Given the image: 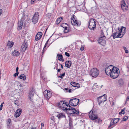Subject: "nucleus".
<instances>
[{"mask_svg": "<svg viewBox=\"0 0 129 129\" xmlns=\"http://www.w3.org/2000/svg\"><path fill=\"white\" fill-rule=\"evenodd\" d=\"M105 72L108 76H110L113 79L117 78L119 74V69L116 67L113 66L111 65L109 66L106 65Z\"/></svg>", "mask_w": 129, "mask_h": 129, "instance_id": "nucleus-1", "label": "nucleus"}, {"mask_svg": "<svg viewBox=\"0 0 129 129\" xmlns=\"http://www.w3.org/2000/svg\"><path fill=\"white\" fill-rule=\"evenodd\" d=\"M71 84L74 87H76V85L77 84H79L78 83L74 82H71Z\"/></svg>", "mask_w": 129, "mask_h": 129, "instance_id": "nucleus-33", "label": "nucleus"}, {"mask_svg": "<svg viewBox=\"0 0 129 129\" xmlns=\"http://www.w3.org/2000/svg\"><path fill=\"white\" fill-rule=\"evenodd\" d=\"M64 108L63 107V110L66 112H68V113L71 116H78L79 114V112L78 110L75 109V108L72 107L68 104V105H65Z\"/></svg>", "mask_w": 129, "mask_h": 129, "instance_id": "nucleus-2", "label": "nucleus"}, {"mask_svg": "<svg viewBox=\"0 0 129 129\" xmlns=\"http://www.w3.org/2000/svg\"><path fill=\"white\" fill-rule=\"evenodd\" d=\"M98 102L99 105L102 103H104L106 101L107 99L104 96H101L97 98Z\"/></svg>", "mask_w": 129, "mask_h": 129, "instance_id": "nucleus-9", "label": "nucleus"}, {"mask_svg": "<svg viewBox=\"0 0 129 129\" xmlns=\"http://www.w3.org/2000/svg\"><path fill=\"white\" fill-rule=\"evenodd\" d=\"M38 1H41L42 0H37Z\"/></svg>", "mask_w": 129, "mask_h": 129, "instance_id": "nucleus-64", "label": "nucleus"}, {"mask_svg": "<svg viewBox=\"0 0 129 129\" xmlns=\"http://www.w3.org/2000/svg\"><path fill=\"white\" fill-rule=\"evenodd\" d=\"M49 39L46 42H47V43H48V42L49 41Z\"/></svg>", "mask_w": 129, "mask_h": 129, "instance_id": "nucleus-59", "label": "nucleus"}, {"mask_svg": "<svg viewBox=\"0 0 129 129\" xmlns=\"http://www.w3.org/2000/svg\"><path fill=\"white\" fill-rule=\"evenodd\" d=\"M67 25V24L66 23H63L61 25V26L63 27H65L66 26H65V25Z\"/></svg>", "mask_w": 129, "mask_h": 129, "instance_id": "nucleus-38", "label": "nucleus"}, {"mask_svg": "<svg viewBox=\"0 0 129 129\" xmlns=\"http://www.w3.org/2000/svg\"><path fill=\"white\" fill-rule=\"evenodd\" d=\"M57 56L58 58V60L60 61H64V60L63 58L62 55L61 54H57Z\"/></svg>", "mask_w": 129, "mask_h": 129, "instance_id": "nucleus-22", "label": "nucleus"}, {"mask_svg": "<svg viewBox=\"0 0 129 129\" xmlns=\"http://www.w3.org/2000/svg\"><path fill=\"white\" fill-rule=\"evenodd\" d=\"M88 28L91 30H93L95 28L96 24L94 19L91 18L89 20Z\"/></svg>", "mask_w": 129, "mask_h": 129, "instance_id": "nucleus-4", "label": "nucleus"}, {"mask_svg": "<svg viewBox=\"0 0 129 129\" xmlns=\"http://www.w3.org/2000/svg\"><path fill=\"white\" fill-rule=\"evenodd\" d=\"M36 1V0H31V4H33L34 3V2Z\"/></svg>", "mask_w": 129, "mask_h": 129, "instance_id": "nucleus-41", "label": "nucleus"}, {"mask_svg": "<svg viewBox=\"0 0 129 129\" xmlns=\"http://www.w3.org/2000/svg\"><path fill=\"white\" fill-rule=\"evenodd\" d=\"M79 100L76 98L71 99L69 101V104L72 106H75L78 105L79 102Z\"/></svg>", "mask_w": 129, "mask_h": 129, "instance_id": "nucleus-7", "label": "nucleus"}, {"mask_svg": "<svg viewBox=\"0 0 129 129\" xmlns=\"http://www.w3.org/2000/svg\"><path fill=\"white\" fill-rule=\"evenodd\" d=\"M26 76L24 74H22L19 76V78L20 79H22L23 80H25L26 79Z\"/></svg>", "mask_w": 129, "mask_h": 129, "instance_id": "nucleus-25", "label": "nucleus"}, {"mask_svg": "<svg viewBox=\"0 0 129 129\" xmlns=\"http://www.w3.org/2000/svg\"><path fill=\"white\" fill-rule=\"evenodd\" d=\"M42 33L41 32H38L36 36L35 39L37 41L40 40L41 38Z\"/></svg>", "mask_w": 129, "mask_h": 129, "instance_id": "nucleus-15", "label": "nucleus"}, {"mask_svg": "<svg viewBox=\"0 0 129 129\" xmlns=\"http://www.w3.org/2000/svg\"><path fill=\"white\" fill-rule=\"evenodd\" d=\"M58 77L59 78H61V79H62L63 78L62 77V76H61V75H60V76H59Z\"/></svg>", "mask_w": 129, "mask_h": 129, "instance_id": "nucleus-51", "label": "nucleus"}, {"mask_svg": "<svg viewBox=\"0 0 129 129\" xmlns=\"http://www.w3.org/2000/svg\"><path fill=\"white\" fill-rule=\"evenodd\" d=\"M129 101V96L127 97L126 98V101Z\"/></svg>", "mask_w": 129, "mask_h": 129, "instance_id": "nucleus-47", "label": "nucleus"}, {"mask_svg": "<svg viewBox=\"0 0 129 129\" xmlns=\"http://www.w3.org/2000/svg\"><path fill=\"white\" fill-rule=\"evenodd\" d=\"M14 103L15 105L17 106H18L19 105V102H18V101L17 100L15 101H14Z\"/></svg>", "mask_w": 129, "mask_h": 129, "instance_id": "nucleus-34", "label": "nucleus"}, {"mask_svg": "<svg viewBox=\"0 0 129 129\" xmlns=\"http://www.w3.org/2000/svg\"><path fill=\"white\" fill-rule=\"evenodd\" d=\"M92 120L98 123L102 121L101 119L100 118H98V116L97 115L95 116V117H94V118L92 119Z\"/></svg>", "mask_w": 129, "mask_h": 129, "instance_id": "nucleus-23", "label": "nucleus"}, {"mask_svg": "<svg viewBox=\"0 0 129 129\" xmlns=\"http://www.w3.org/2000/svg\"><path fill=\"white\" fill-rule=\"evenodd\" d=\"M63 18L61 17L57 18L56 21V23L57 24H58L62 20Z\"/></svg>", "mask_w": 129, "mask_h": 129, "instance_id": "nucleus-26", "label": "nucleus"}, {"mask_svg": "<svg viewBox=\"0 0 129 129\" xmlns=\"http://www.w3.org/2000/svg\"><path fill=\"white\" fill-rule=\"evenodd\" d=\"M58 106L59 107L63 110V107L64 108L65 105H67L66 103H64L63 101H60L59 103H57Z\"/></svg>", "mask_w": 129, "mask_h": 129, "instance_id": "nucleus-13", "label": "nucleus"}, {"mask_svg": "<svg viewBox=\"0 0 129 129\" xmlns=\"http://www.w3.org/2000/svg\"><path fill=\"white\" fill-rule=\"evenodd\" d=\"M76 16L73 15L71 18V22L72 24L74 26H80L81 24V22L79 20L76 19Z\"/></svg>", "mask_w": 129, "mask_h": 129, "instance_id": "nucleus-6", "label": "nucleus"}, {"mask_svg": "<svg viewBox=\"0 0 129 129\" xmlns=\"http://www.w3.org/2000/svg\"><path fill=\"white\" fill-rule=\"evenodd\" d=\"M31 129H36L35 128H33Z\"/></svg>", "mask_w": 129, "mask_h": 129, "instance_id": "nucleus-60", "label": "nucleus"}, {"mask_svg": "<svg viewBox=\"0 0 129 129\" xmlns=\"http://www.w3.org/2000/svg\"><path fill=\"white\" fill-rule=\"evenodd\" d=\"M125 110V108H124L123 109H122L121 110V111L119 112V114L120 115H121L122 114H124L125 113L124 110Z\"/></svg>", "mask_w": 129, "mask_h": 129, "instance_id": "nucleus-31", "label": "nucleus"}, {"mask_svg": "<svg viewBox=\"0 0 129 129\" xmlns=\"http://www.w3.org/2000/svg\"><path fill=\"white\" fill-rule=\"evenodd\" d=\"M22 112V109H18L16 111L14 114V116L16 117H19L21 114Z\"/></svg>", "mask_w": 129, "mask_h": 129, "instance_id": "nucleus-14", "label": "nucleus"}, {"mask_svg": "<svg viewBox=\"0 0 129 129\" xmlns=\"http://www.w3.org/2000/svg\"><path fill=\"white\" fill-rule=\"evenodd\" d=\"M125 52L126 53H128V50L127 49L126 50H125Z\"/></svg>", "mask_w": 129, "mask_h": 129, "instance_id": "nucleus-50", "label": "nucleus"}, {"mask_svg": "<svg viewBox=\"0 0 129 129\" xmlns=\"http://www.w3.org/2000/svg\"><path fill=\"white\" fill-rule=\"evenodd\" d=\"M105 37V36H103V37H101L99 40L98 43L102 45H105L106 44V42L103 38Z\"/></svg>", "mask_w": 129, "mask_h": 129, "instance_id": "nucleus-12", "label": "nucleus"}, {"mask_svg": "<svg viewBox=\"0 0 129 129\" xmlns=\"http://www.w3.org/2000/svg\"><path fill=\"white\" fill-rule=\"evenodd\" d=\"M4 102H3V103H2L1 104V105H3V104H4Z\"/></svg>", "mask_w": 129, "mask_h": 129, "instance_id": "nucleus-61", "label": "nucleus"}, {"mask_svg": "<svg viewBox=\"0 0 129 129\" xmlns=\"http://www.w3.org/2000/svg\"><path fill=\"white\" fill-rule=\"evenodd\" d=\"M19 86H20V87H22L23 86V85L22 84H21L19 85Z\"/></svg>", "mask_w": 129, "mask_h": 129, "instance_id": "nucleus-53", "label": "nucleus"}, {"mask_svg": "<svg viewBox=\"0 0 129 129\" xmlns=\"http://www.w3.org/2000/svg\"><path fill=\"white\" fill-rule=\"evenodd\" d=\"M14 43L13 42L9 41L7 43V45L9 46L10 47H12L13 46Z\"/></svg>", "mask_w": 129, "mask_h": 129, "instance_id": "nucleus-28", "label": "nucleus"}, {"mask_svg": "<svg viewBox=\"0 0 129 129\" xmlns=\"http://www.w3.org/2000/svg\"><path fill=\"white\" fill-rule=\"evenodd\" d=\"M65 73L64 72L63 74H60V75L62 76V77H64L65 76Z\"/></svg>", "mask_w": 129, "mask_h": 129, "instance_id": "nucleus-42", "label": "nucleus"}, {"mask_svg": "<svg viewBox=\"0 0 129 129\" xmlns=\"http://www.w3.org/2000/svg\"><path fill=\"white\" fill-rule=\"evenodd\" d=\"M45 97L48 99H49L52 96L51 92L49 91L46 90L44 93Z\"/></svg>", "mask_w": 129, "mask_h": 129, "instance_id": "nucleus-10", "label": "nucleus"}, {"mask_svg": "<svg viewBox=\"0 0 129 129\" xmlns=\"http://www.w3.org/2000/svg\"><path fill=\"white\" fill-rule=\"evenodd\" d=\"M65 66L68 68H70L72 64V62L71 61H67L65 63Z\"/></svg>", "mask_w": 129, "mask_h": 129, "instance_id": "nucleus-17", "label": "nucleus"}, {"mask_svg": "<svg viewBox=\"0 0 129 129\" xmlns=\"http://www.w3.org/2000/svg\"><path fill=\"white\" fill-rule=\"evenodd\" d=\"M41 125H42V126H44V124L43 123H42V124H41Z\"/></svg>", "mask_w": 129, "mask_h": 129, "instance_id": "nucleus-57", "label": "nucleus"}, {"mask_svg": "<svg viewBox=\"0 0 129 129\" xmlns=\"http://www.w3.org/2000/svg\"><path fill=\"white\" fill-rule=\"evenodd\" d=\"M64 89L66 90V92H68V88H65Z\"/></svg>", "mask_w": 129, "mask_h": 129, "instance_id": "nucleus-43", "label": "nucleus"}, {"mask_svg": "<svg viewBox=\"0 0 129 129\" xmlns=\"http://www.w3.org/2000/svg\"><path fill=\"white\" fill-rule=\"evenodd\" d=\"M18 67H16V72H18Z\"/></svg>", "mask_w": 129, "mask_h": 129, "instance_id": "nucleus-49", "label": "nucleus"}, {"mask_svg": "<svg viewBox=\"0 0 129 129\" xmlns=\"http://www.w3.org/2000/svg\"><path fill=\"white\" fill-rule=\"evenodd\" d=\"M34 94L33 93V92H31L29 94V99L31 101V98H33L34 96Z\"/></svg>", "mask_w": 129, "mask_h": 129, "instance_id": "nucleus-30", "label": "nucleus"}, {"mask_svg": "<svg viewBox=\"0 0 129 129\" xmlns=\"http://www.w3.org/2000/svg\"><path fill=\"white\" fill-rule=\"evenodd\" d=\"M128 119V118L127 116L124 117L123 118L122 121H125L126 120Z\"/></svg>", "mask_w": 129, "mask_h": 129, "instance_id": "nucleus-36", "label": "nucleus"}, {"mask_svg": "<svg viewBox=\"0 0 129 129\" xmlns=\"http://www.w3.org/2000/svg\"><path fill=\"white\" fill-rule=\"evenodd\" d=\"M50 122V124H51L52 123L51 122Z\"/></svg>", "mask_w": 129, "mask_h": 129, "instance_id": "nucleus-63", "label": "nucleus"}, {"mask_svg": "<svg viewBox=\"0 0 129 129\" xmlns=\"http://www.w3.org/2000/svg\"><path fill=\"white\" fill-rule=\"evenodd\" d=\"M60 65L61 66V68L62 69H63V66L62 65V64H60Z\"/></svg>", "mask_w": 129, "mask_h": 129, "instance_id": "nucleus-55", "label": "nucleus"}, {"mask_svg": "<svg viewBox=\"0 0 129 129\" xmlns=\"http://www.w3.org/2000/svg\"><path fill=\"white\" fill-rule=\"evenodd\" d=\"M19 73L18 72H16V73H15L13 75V76L15 77H16V76H18L19 74Z\"/></svg>", "mask_w": 129, "mask_h": 129, "instance_id": "nucleus-37", "label": "nucleus"}, {"mask_svg": "<svg viewBox=\"0 0 129 129\" xmlns=\"http://www.w3.org/2000/svg\"><path fill=\"white\" fill-rule=\"evenodd\" d=\"M58 119H60L61 118H66V116L64 113H60L58 114L57 115Z\"/></svg>", "mask_w": 129, "mask_h": 129, "instance_id": "nucleus-19", "label": "nucleus"}, {"mask_svg": "<svg viewBox=\"0 0 129 129\" xmlns=\"http://www.w3.org/2000/svg\"><path fill=\"white\" fill-rule=\"evenodd\" d=\"M125 3L124 1H123V3L121 5V7L122 8L123 7H125Z\"/></svg>", "mask_w": 129, "mask_h": 129, "instance_id": "nucleus-35", "label": "nucleus"}, {"mask_svg": "<svg viewBox=\"0 0 129 129\" xmlns=\"http://www.w3.org/2000/svg\"><path fill=\"white\" fill-rule=\"evenodd\" d=\"M89 118L91 119L92 120V119L95 117V116H96L94 114V113H93V112L92 111H90L89 114Z\"/></svg>", "mask_w": 129, "mask_h": 129, "instance_id": "nucleus-21", "label": "nucleus"}, {"mask_svg": "<svg viewBox=\"0 0 129 129\" xmlns=\"http://www.w3.org/2000/svg\"><path fill=\"white\" fill-rule=\"evenodd\" d=\"M48 43L47 42H46V43H45V44L44 46V48H43V50H44V49L45 48H46V46L47 45V44H48Z\"/></svg>", "mask_w": 129, "mask_h": 129, "instance_id": "nucleus-40", "label": "nucleus"}, {"mask_svg": "<svg viewBox=\"0 0 129 129\" xmlns=\"http://www.w3.org/2000/svg\"><path fill=\"white\" fill-rule=\"evenodd\" d=\"M114 124H115L114 123H114H113V121H112V120H111L110 123V124L108 126V129H111V128H113V126L111 128H110V127H111Z\"/></svg>", "mask_w": 129, "mask_h": 129, "instance_id": "nucleus-29", "label": "nucleus"}, {"mask_svg": "<svg viewBox=\"0 0 129 129\" xmlns=\"http://www.w3.org/2000/svg\"><path fill=\"white\" fill-rule=\"evenodd\" d=\"M11 119L10 118H9L8 119L7 121V127L8 128H9L10 126L11 125Z\"/></svg>", "mask_w": 129, "mask_h": 129, "instance_id": "nucleus-24", "label": "nucleus"}, {"mask_svg": "<svg viewBox=\"0 0 129 129\" xmlns=\"http://www.w3.org/2000/svg\"><path fill=\"white\" fill-rule=\"evenodd\" d=\"M99 74V70L96 68L92 69L89 73V74L92 76V77L94 78L96 77Z\"/></svg>", "mask_w": 129, "mask_h": 129, "instance_id": "nucleus-5", "label": "nucleus"}, {"mask_svg": "<svg viewBox=\"0 0 129 129\" xmlns=\"http://www.w3.org/2000/svg\"><path fill=\"white\" fill-rule=\"evenodd\" d=\"M126 28L122 27L120 29H117L113 34V39H115L116 38H122L125 33Z\"/></svg>", "mask_w": 129, "mask_h": 129, "instance_id": "nucleus-3", "label": "nucleus"}, {"mask_svg": "<svg viewBox=\"0 0 129 129\" xmlns=\"http://www.w3.org/2000/svg\"><path fill=\"white\" fill-rule=\"evenodd\" d=\"M39 14L38 12H36L34 14L32 18L33 22L34 23H36L38 21Z\"/></svg>", "mask_w": 129, "mask_h": 129, "instance_id": "nucleus-8", "label": "nucleus"}, {"mask_svg": "<svg viewBox=\"0 0 129 129\" xmlns=\"http://www.w3.org/2000/svg\"><path fill=\"white\" fill-rule=\"evenodd\" d=\"M63 28H64V33H68L69 32V30L67 29V26L63 27Z\"/></svg>", "mask_w": 129, "mask_h": 129, "instance_id": "nucleus-32", "label": "nucleus"}, {"mask_svg": "<svg viewBox=\"0 0 129 129\" xmlns=\"http://www.w3.org/2000/svg\"><path fill=\"white\" fill-rule=\"evenodd\" d=\"M19 52L17 51L14 50L12 52V54L13 56H18L19 55Z\"/></svg>", "mask_w": 129, "mask_h": 129, "instance_id": "nucleus-20", "label": "nucleus"}, {"mask_svg": "<svg viewBox=\"0 0 129 129\" xmlns=\"http://www.w3.org/2000/svg\"><path fill=\"white\" fill-rule=\"evenodd\" d=\"M56 68V69H57V68H56H56H55V67H54V69H55V68Z\"/></svg>", "mask_w": 129, "mask_h": 129, "instance_id": "nucleus-62", "label": "nucleus"}, {"mask_svg": "<svg viewBox=\"0 0 129 129\" xmlns=\"http://www.w3.org/2000/svg\"><path fill=\"white\" fill-rule=\"evenodd\" d=\"M69 124L70 128H73V119L70 117H69Z\"/></svg>", "mask_w": 129, "mask_h": 129, "instance_id": "nucleus-18", "label": "nucleus"}, {"mask_svg": "<svg viewBox=\"0 0 129 129\" xmlns=\"http://www.w3.org/2000/svg\"><path fill=\"white\" fill-rule=\"evenodd\" d=\"M3 107V105L1 104L0 105V107Z\"/></svg>", "mask_w": 129, "mask_h": 129, "instance_id": "nucleus-58", "label": "nucleus"}, {"mask_svg": "<svg viewBox=\"0 0 129 129\" xmlns=\"http://www.w3.org/2000/svg\"><path fill=\"white\" fill-rule=\"evenodd\" d=\"M123 47L125 51L127 49V48L123 46Z\"/></svg>", "mask_w": 129, "mask_h": 129, "instance_id": "nucleus-46", "label": "nucleus"}, {"mask_svg": "<svg viewBox=\"0 0 129 129\" xmlns=\"http://www.w3.org/2000/svg\"><path fill=\"white\" fill-rule=\"evenodd\" d=\"M28 46V44L24 41L21 47V51L22 52H24L26 50Z\"/></svg>", "mask_w": 129, "mask_h": 129, "instance_id": "nucleus-11", "label": "nucleus"}, {"mask_svg": "<svg viewBox=\"0 0 129 129\" xmlns=\"http://www.w3.org/2000/svg\"><path fill=\"white\" fill-rule=\"evenodd\" d=\"M80 50L81 51H82L83 50H84V47H82L81 48H80Z\"/></svg>", "mask_w": 129, "mask_h": 129, "instance_id": "nucleus-48", "label": "nucleus"}, {"mask_svg": "<svg viewBox=\"0 0 129 129\" xmlns=\"http://www.w3.org/2000/svg\"><path fill=\"white\" fill-rule=\"evenodd\" d=\"M3 108V107H0V110H1Z\"/></svg>", "mask_w": 129, "mask_h": 129, "instance_id": "nucleus-56", "label": "nucleus"}, {"mask_svg": "<svg viewBox=\"0 0 129 129\" xmlns=\"http://www.w3.org/2000/svg\"><path fill=\"white\" fill-rule=\"evenodd\" d=\"M71 89H69V90L68 91V92H71Z\"/></svg>", "mask_w": 129, "mask_h": 129, "instance_id": "nucleus-52", "label": "nucleus"}, {"mask_svg": "<svg viewBox=\"0 0 129 129\" xmlns=\"http://www.w3.org/2000/svg\"><path fill=\"white\" fill-rule=\"evenodd\" d=\"M113 121V123L114 122V124H115L116 123H117L119 121V118H114V119H112Z\"/></svg>", "mask_w": 129, "mask_h": 129, "instance_id": "nucleus-27", "label": "nucleus"}, {"mask_svg": "<svg viewBox=\"0 0 129 129\" xmlns=\"http://www.w3.org/2000/svg\"><path fill=\"white\" fill-rule=\"evenodd\" d=\"M65 54L68 57H69L70 56L69 54L67 52H65Z\"/></svg>", "mask_w": 129, "mask_h": 129, "instance_id": "nucleus-39", "label": "nucleus"}, {"mask_svg": "<svg viewBox=\"0 0 129 129\" xmlns=\"http://www.w3.org/2000/svg\"><path fill=\"white\" fill-rule=\"evenodd\" d=\"M2 9H0V16L2 13Z\"/></svg>", "mask_w": 129, "mask_h": 129, "instance_id": "nucleus-44", "label": "nucleus"}, {"mask_svg": "<svg viewBox=\"0 0 129 129\" xmlns=\"http://www.w3.org/2000/svg\"><path fill=\"white\" fill-rule=\"evenodd\" d=\"M96 84H94V85L93 86V88H96Z\"/></svg>", "mask_w": 129, "mask_h": 129, "instance_id": "nucleus-45", "label": "nucleus"}, {"mask_svg": "<svg viewBox=\"0 0 129 129\" xmlns=\"http://www.w3.org/2000/svg\"><path fill=\"white\" fill-rule=\"evenodd\" d=\"M23 18H21L20 21H19L18 27L19 28V30H20L22 28L23 25Z\"/></svg>", "mask_w": 129, "mask_h": 129, "instance_id": "nucleus-16", "label": "nucleus"}, {"mask_svg": "<svg viewBox=\"0 0 129 129\" xmlns=\"http://www.w3.org/2000/svg\"><path fill=\"white\" fill-rule=\"evenodd\" d=\"M61 70V69H58L57 70L58 72H59Z\"/></svg>", "mask_w": 129, "mask_h": 129, "instance_id": "nucleus-54", "label": "nucleus"}]
</instances>
